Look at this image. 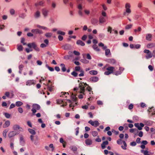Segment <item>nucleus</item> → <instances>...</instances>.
Instances as JSON below:
<instances>
[{
  "label": "nucleus",
  "instance_id": "nucleus-1",
  "mask_svg": "<svg viewBox=\"0 0 155 155\" xmlns=\"http://www.w3.org/2000/svg\"><path fill=\"white\" fill-rule=\"evenodd\" d=\"M87 86V85L85 83H81L79 84V91H78L81 93L84 94L85 91V88Z\"/></svg>",
  "mask_w": 155,
  "mask_h": 155
},
{
  "label": "nucleus",
  "instance_id": "nucleus-2",
  "mask_svg": "<svg viewBox=\"0 0 155 155\" xmlns=\"http://www.w3.org/2000/svg\"><path fill=\"white\" fill-rule=\"evenodd\" d=\"M98 45L100 47H102V48L103 50H105V54L106 56H108V55L110 54V51L109 49H107V47L105 46H104V44L103 43L101 42Z\"/></svg>",
  "mask_w": 155,
  "mask_h": 155
},
{
  "label": "nucleus",
  "instance_id": "nucleus-3",
  "mask_svg": "<svg viewBox=\"0 0 155 155\" xmlns=\"http://www.w3.org/2000/svg\"><path fill=\"white\" fill-rule=\"evenodd\" d=\"M114 68L111 66L107 67L106 68V71L104 72V74L106 75H108L112 73H114Z\"/></svg>",
  "mask_w": 155,
  "mask_h": 155
},
{
  "label": "nucleus",
  "instance_id": "nucleus-4",
  "mask_svg": "<svg viewBox=\"0 0 155 155\" xmlns=\"http://www.w3.org/2000/svg\"><path fill=\"white\" fill-rule=\"evenodd\" d=\"M148 114L150 117H155V108L154 107H151L148 110Z\"/></svg>",
  "mask_w": 155,
  "mask_h": 155
},
{
  "label": "nucleus",
  "instance_id": "nucleus-5",
  "mask_svg": "<svg viewBox=\"0 0 155 155\" xmlns=\"http://www.w3.org/2000/svg\"><path fill=\"white\" fill-rule=\"evenodd\" d=\"M143 52L146 54L145 55V57L146 59H148L152 57L153 54L149 50L145 49L143 51Z\"/></svg>",
  "mask_w": 155,
  "mask_h": 155
},
{
  "label": "nucleus",
  "instance_id": "nucleus-6",
  "mask_svg": "<svg viewBox=\"0 0 155 155\" xmlns=\"http://www.w3.org/2000/svg\"><path fill=\"white\" fill-rule=\"evenodd\" d=\"M124 68L122 67H120L118 70L114 69V74L116 75L120 74L124 70Z\"/></svg>",
  "mask_w": 155,
  "mask_h": 155
},
{
  "label": "nucleus",
  "instance_id": "nucleus-7",
  "mask_svg": "<svg viewBox=\"0 0 155 155\" xmlns=\"http://www.w3.org/2000/svg\"><path fill=\"white\" fill-rule=\"evenodd\" d=\"M131 5L130 4L127 3L125 5L126 13L125 14L127 13L128 14H130L131 12V10L130 9Z\"/></svg>",
  "mask_w": 155,
  "mask_h": 155
},
{
  "label": "nucleus",
  "instance_id": "nucleus-8",
  "mask_svg": "<svg viewBox=\"0 0 155 155\" xmlns=\"http://www.w3.org/2000/svg\"><path fill=\"white\" fill-rule=\"evenodd\" d=\"M88 123L92 126L94 127H97L99 125V123L97 120L92 121V120H90Z\"/></svg>",
  "mask_w": 155,
  "mask_h": 155
},
{
  "label": "nucleus",
  "instance_id": "nucleus-9",
  "mask_svg": "<svg viewBox=\"0 0 155 155\" xmlns=\"http://www.w3.org/2000/svg\"><path fill=\"white\" fill-rule=\"evenodd\" d=\"M57 103L58 104H61V107H64L66 106L67 104V101H64L61 99H58L57 100Z\"/></svg>",
  "mask_w": 155,
  "mask_h": 155
},
{
  "label": "nucleus",
  "instance_id": "nucleus-10",
  "mask_svg": "<svg viewBox=\"0 0 155 155\" xmlns=\"http://www.w3.org/2000/svg\"><path fill=\"white\" fill-rule=\"evenodd\" d=\"M78 8L79 9L78 11L79 15L80 16H83V13L82 11V5L81 4H79L78 5Z\"/></svg>",
  "mask_w": 155,
  "mask_h": 155
},
{
  "label": "nucleus",
  "instance_id": "nucleus-11",
  "mask_svg": "<svg viewBox=\"0 0 155 155\" xmlns=\"http://www.w3.org/2000/svg\"><path fill=\"white\" fill-rule=\"evenodd\" d=\"M134 126L137 128L139 130H141L142 129V127L144 126V125L142 123H140V124L139 123H135L134 124Z\"/></svg>",
  "mask_w": 155,
  "mask_h": 155
},
{
  "label": "nucleus",
  "instance_id": "nucleus-12",
  "mask_svg": "<svg viewBox=\"0 0 155 155\" xmlns=\"http://www.w3.org/2000/svg\"><path fill=\"white\" fill-rule=\"evenodd\" d=\"M85 143L87 146H90L92 143V140L89 139H87L85 140Z\"/></svg>",
  "mask_w": 155,
  "mask_h": 155
},
{
  "label": "nucleus",
  "instance_id": "nucleus-13",
  "mask_svg": "<svg viewBox=\"0 0 155 155\" xmlns=\"http://www.w3.org/2000/svg\"><path fill=\"white\" fill-rule=\"evenodd\" d=\"M26 85L30 86L35 84V81L33 80H29L26 82Z\"/></svg>",
  "mask_w": 155,
  "mask_h": 155
},
{
  "label": "nucleus",
  "instance_id": "nucleus-14",
  "mask_svg": "<svg viewBox=\"0 0 155 155\" xmlns=\"http://www.w3.org/2000/svg\"><path fill=\"white\" fill-rule=\"evenodd\" d=\"M48 10L46 8H43L42 10V13L45 17L48 15Z\"/></svg>",
  "mask_w": 155,
  "mask_h": 155
},
{
  "label": "nucleus",
  "instance_id": "nucleus-15",
  "mask_svg": "<svg viewBox=\"0 0 155 155\" xmlns=\"http://www.w3.org/2000/svg\"><path fill=\"white\" fill-rule=\"evenodd\" d=\"M44 4V2L42 1H41L35 3V5L37 7H39L40 6H43Z\"/></svg>",
  "mask_w": 155,
  "mask_h": 155
},
{
  "label": "nucleus",
  "instance_id": "nucleus-16",
  "mask_svg": "<svg viewBox=\"0 0 155 155\" xmlns=\"http://www.w3.org/2000/svg\"><path fill=\"white\" fill-rule=\"evenodd\" d=\"M17 133L15 131L10 132L8 134V136L10 137H12L17 134Z\"/></svg>",
  "mask_w": 155,
  "mask_h": 155
},
{
  "label": "nucleus",
  "instance_id": "nucleus-17",
  "mask_svg": "<svg viewBox=\"0 0 155 155\" xmlns=\"http://www.w3.org/2000/svg\"><path fill=\"white\" fill-rule=\"evenodd\" d=\"M27 45L29 48H33L36 50H38V49H36L37 47L36 45L34 43L28 44Z\"/></svg>",
  "mask_w": 155,
  "mask_h": 155
},
{
  "label": "nucleus",
  "instance_id": "nucleus-18",
  "mask_svg": "<svg viewBox=\"0 0 155 155\" xmlns=\"http://www.w3.org/2000/svg\"><path fill=\"white\" fill-rule=\"evenodd\" d=\"M5 95L8 97L12 98L14 94L13 93H10L8 92H6L5 93Z\"/></svg>",
  "mask_w": 155,
  "mask_h": 155
},
{
  "label": "nucleus",
  "instance_id": "nucleus-19",
  "mask_svg": "<svg viewBox=\"0 0 155 155\" xmlns=\"http://www.w3.org/2000/svg\"><path fill=\"white\" fill-rule=\"evenodd\" d=\"M108 142L107 141H106L103 142L101 144V146L102 149H104L106 145H108Z\"/></svg>",
  "mask_w": 155,
  "mask_h": 155
},
{
  "label": "nucleus",
  "instance_id": "nucleus-20",
  "mask_svg": "<svg viewBox=\"0 0 155 155\" xmlns=\"http://www.w3.org/2000/svg\"><path fill=\"white\" fill-rule=\"evenodd\" d=\"M106 21V19L104 17L101 16L99 18V21L100 23H104Z\"/></svg>",
  "mask_w": 155,
  "mask_h": 155
},
{
  "label": "nucleus",
  "instance_id": "nucleus-21",
  "mask_svg": "<svg viewBox=\"0 0 155 155\" xmlns=\"http://www.w3.org/2000/svg\"><path fill=\"white\" fill-rule=\"evenodd\" d=\"M13 129L14 130H17L18 129L20 131H21L22 129L21 127H19L18 125H15L13 127Z\"/></svg>",
  "mask_w": 155,
  "mask_h": 155
},
{
  "label": "nucleus",
  "instance_id": "nucleus-22",
  "mask_svg": "<svg viewBox=\"0 0 155 155\" xmlns=\"http://www.w3.org/2000/svg\"><path fill=\"white\" fill-rule=\"evenodd\" d=\"M60 143H62L63 147L64 148L65 147L66 145V142L64 140L63 138H61L60 140Z\"/></svg>",
  "mask_w": 155,
  "mask_h": 155
},
{
  "label": "nucleus",
  "instance_id": "nucleus-23",
  "mask_svg": "<svg viewBox=\"0 0 155 155\" xmlns=\"http://www.w3.org/2000/svg\"><path fill=\"white\" fill-rule=\"evenodd\" d=\"M71 97L73 101L75 102L76 101L77 98L76 94H74L73 93H72V95L71 96Z\"/></svg>",
  "mask_w": 155,
  "mask_h": 155
},
{
  "label": "nucleus",
  "instance_id": "nucleus-24",
  "mask_svg": "<svg viewBox=\"0 0 155 155\" xmlns=\"http://www.w3.org/2000/svg\"><path fill=\"white\" fill-rule=\"evenodd\" d=\"M89 73L93 75H96L97 74V72L96 71L92 70L90 71Z\"/></svg>",
  "mask_w": 155,
  "mask_h": 155
},
{
  "label": "nucleus",
  "instance_id": "nucleus-25",
  "mask_svg": "<svg viewBox=\"0 0 155 155\" xmlns=\"http://www.w3.org/2000/svg\"><path fill=\"white\" fill-rule=\"evenodd\" d=\"M10 124V122L9 121H5V124L3 125V127H8Z\"/></svg>",
  "mask_w": 155,
  "mask_h": 155
},
{
  "label": "nucleus",
  "instance_id": "nucleus-26",
  "mask_svg": "<svg viewBox=\"0 0 155 155\" xmlns=\"http://www.w3.org/2000/svg\"><path fill=\"white\" fill-rule=\"evenodd\" d=\"M155 46V45L153 43H150L147 45V47L148 48H150L154 47Z\"/></svg>",
  "mask_w": 155,
  "mask_h": 155
},
{
  "label": "nucleus",
  "instance_id": "nucleus-27",
  "mask_svg": "<svg viewBox=\"0 0 155 155\" xmlns=\"http://www.w3.org/2000/svg\"><path fill=\"white\" fill-rule=\"evenodd\" d=\"M69 96V94L68 93L65 92H64L63 93V94H62V95L60 96H62L64 97H65V98H67Z\"/></svg>",
  "mask_w": 155,
  "mask_h": 155
},
{
  "label": "nucleus",
  "instance_id": "nucleus-28",
  "mask_svg": "<svg viewBox=\"0 0 155 155\" xmlns=\"http://www.w3.org/2000/svg\"><path fill=\"white\" fill-rule=\"evenodd\" d=\"M33 108L38 110L40 108V107L37 104H34L33 105Z\"/></svg>",
  "mask_w": 155,
  "mask_h": 155
},
{
  "label": "nucleus",
  "instance_id": "nucleus-29",
  "mask_svg": "<svg viewBox=\"0 0 155 155\" xmlns=\"http://www.w3.org/2000/svg\"><path fill=\"white\" fill-rule=\"evenodd\" d=\"M54 89V86L51 85L50 86L49 84L48 85V89L50 91H53Z\"/></svg>",
  "mask_w": 155,
  "mask_h": 155
},
{
  "label": "nucleus",
  "instance_id": "nucleus-30",
  "mask_svg": "<svg viewBox=\"0 0 155 155\" xmlns=\"http://www.w3.org/2000/svg\"><path fill=\"white\" fill-rule=\"evenodd\" d=\"M77 44L78 45H80L81 46H83L85 44L81 40H78L77 42Z\"/></svg>",
  "mask_w": 155,
  "mask_h": 155
},
{
  "label": "nucleus",
  "instance_id": "nucleus-31",
  "mask_svg": "<svg viewBox=\"0 0 155 155\" xmlns=\"http://www.w3.org/2000/svg\"><path fill=\"white\" fill-rule=\"evenodd\" d=\"M91 80L94 82H97L98 80V78L95 77H93L90 79Z\"/></svg>",
  "mask_w": 155,
  "mask_h": 155
},
{
  "label": "nucleus",
  "instance_id": "nucleus-32",
  "mask_svg": "<svg viewBox=\"0 0 155 155\" xmlns=\"http://www.w3.org/2000/svg\"><path fill=\"white\" fill-rule=\"evenodd\" d=\"M32 32L34 34L41 33V32L38 29L32 30Z\"/></svg>",
  "mask_w": 155,
  "mask_h": 155
},
{
  "label": "nucleus",
  "instance_id": "nucleus-33",
  "mask_svg": "<svg viewBox=\"0 0 155 155\" xmlns=\"http://www.w3.org/2000/svg\"><path fill=\"white\" fill-rule=\"evenodd\" d=\"M92 47L96 51H99L100 50V49L98 48L97 46L96 45H94Z\"/></svg>",
  "mask_w": 155,
  "mask_h": 155
},
{
  "label": "nucleus",
  "instance_id": "nucleus-34",
  "mask_svg": "<svg viewBox=\"0 0 155 155\" xmlns=\"http://www.w3.org/2000/svg\"><path fill=\"white\" fill-rule=\"evenodd\" d=\"M152 35L151 34H148L147 35L146 39L147 40L150 41L151 40Z\"/></svg>",
  "mask_w": 155,
  "mask_h": 155
},
{
  "label": "nucleus",
  "instance_id": "nucleus-35",
  "mask_svg": "<svg viewBox=\"0 0 155 155\" xmlns=\"http://www.w3.org/2000/svg\"><path fill=\"white\" fill-rule=\"evenodd\" d=\"M61 69L63 71H65L66 70V68H65V65L64 64H61Z\"/></svg>",
  "mask_w": 155,
  "mask_h": 155
},
{
  "label": "nucleus",
  "instance_id": "nucleus-36",
  "mask_svg": "<svg viewBox=\"0 0 155 155\" xmlns=\"http://www.w3.org/2000/svg\"><path fill=\"white\" fill-rule=\"evenodd\" d=\"M40 14V12L39 11H38L36 12L35 14V17L37 18L39 17Z\"/></svg>",
  "mask_w": 155,
  "mask_h": 155
},
{
  "label": "nucleus",
  "instance_id": "nucleus-37",
  "mask_svg": "<svg viewBox=\"0 0 155 155\" xmlns=\"http://www.w3.org/2000/svg\"><path fill=\"white\" fill-rule=\"evenodd\" d=\"M23 104V103L20 101H18L16 103V105L17 107H19L21 105H22Z\"/></svg>",
  "mask_w": 155,
  "mask_h": 155
},
{
  "label": "nucleus",
  "instance_id": "nucleus-38",
  "mask_svg": "<svg viewBox=\"0 0 155 155\" xmlns=\"http://www.w3.org/2000/svg\"><path fill=\"white\" fill-rule=\"evenodd\" d=\"M23 47L21 45H17V49L19 51H21L23 50Z\"/></svg>",
  "mask_w": 155,
  "mask_h": 155
},
{
  "label": "nucleus",
  "instance_id": "nucleus-39",
  "mask_svg": "<svg viewBox=\"0 0 155 155\" xmlns=\"http://www.w3.org/2000/svg\"><path fill=\"white\" fill-rule=\"evenodd\" d=\"M28 130L29 132L32 134H35V131L32 129H29Z\"/></svg>",
  "mask_w": 155,
  "mask_h": 155
},
{
  "label": "nucleus",
  "instance_id": "nucleus-40",
  "mask_svg": "<svg viewBox=\"0 0 155 155\" xmlns=\"http://www.w3.org/2000/svg\"><path fill=\"white\" fill-rule=\"evenodd\" d=\"M141 152L143 153L144 155H150L148 153V152L147 150H141Z\"/></svg>",
  "mask_w": 155,
  "mask_h": 155
},
{
  "label": "nucleus",
  "instance_id": "nucleus-41",
  "mask_svg": "<svg viewBox=\"0 0 155 155\" xmlns=\"http://www.w3.org/2000/svg\"><path fill=\"white\" fill-rule=\"evenodd\" d=\"M8 130H5L3 131V136H4L5 137H6V134L8 132Z\"/></svg>",
  "mask_w": 155,
  "mask_h": 155
},
{
  "label": "nucleus",
  "instance_id": "nucleus-42",
  "mask_svg": "<svg viewBox=\"0 0 155 155\" xmlns=\"http://www.w3.org/2000/svg\"><path fill=\"white\" fill-rule=\"evenodd\" d=\"M122 142H123V144L124 145V146H122V147L123 148V149L125 150L126 149V147L127 146L126 143L124 141H123Z\"/></svg>",
  "mask_w": 155,
  "mask_h": 155
},
{
  "label": "nucleus",
  "instance_id": "nucleus-43",
  "mask_svg": "<svg viewBox=\"0 0 155 155\" xmlns=\"http://www.w3.org/2000/svg\"><path fill=\"white\" fill-rule=\"evenodd\" d=\"M92 135L94 137L96 136L98 134L97 132L96 131H93L92 132Z\"/></svg>",
  "mask_w": 155,
  "mask_h": 155
},
{
  "label": "nucleus",
  "instance_id": "nucleus-44",
  "mask_svg": "<svg viewBox=\"0 0 155 155\" xmlns=\"http://www.w3.org/2000/svg\"><path fill=\"white\" fill-rule=\"evenodd\" d=\"M84 12L86 15H88L90 13L89 10L87 9H85L84 10Z\"/></svg>",
  "mask_w": 155,
  "mask_h": 155
},
{
  "label": "nucleus",
  "instance_id": "nucleus-45",
  "mask_svg": "<svg viewBox=\"0 0 155 155\" xmlns=\"http://www.w3.org/2000/svg\"><path fill=\"white\" fill-rule=\"evenodd\" d=\"M73 53L76 55L78 56L80 55V52L76 51H73Z\"/></svg>",
  "mask_w": 155,
  "mask_h": 155
},
{
  "label": "nucleus",
  "instance_id": "nucleus-46",
  "mask_svg": "<svg viewBox=\"0 0 155 155\" xmlns=\"http://www.w3.org/2000/svg\"><path fill=\"white\" fill-rule=\"evenodd\" d=\"M75 70L77 71H80L81 70V69L80 67V66H78L75 67Z\"/></svg>",
  "mask_w": 155,
  "mask_h": 155
},
{
  "label": "nucleus",
  "instance_id": "nucleus-47",
  "mask_svg": "<svg viewBox=\"0 0 155 155\" xmlns=\"http://www.w3.org/2000/svg\"><path fill=\"white\" fill-rule=\"evenodd\" d=\"M4 115L7 118H9L11 116L10 114L8 113H5Z\"/></svg>",
  "mask_w": 155,
  "mask_h": 155
},
{
  "label": "nucleus",
  "instance_id": "nucleus-48",
  "mask_svg": "<svg viewBox=\"0 0 155 155\" xmlns=\"http://www.w3.org/2000/svg\"><path fill=\"white\" fill-rule=\"evenodd\" d=\"M132 26V25L129 24L126 25L125 27V28L127 29H129L131 28Z\"/></svg>",
  "mask_w": 155,
  "mask_h": 155
},
{
  "label": "nucleus",
  "instance_id": "nucleus-49",
  "mask_svg": "<svg viewBox=\"0 0 155 155\" xmlns=\"http://www.w3.org/2000/svg\"><path fill=\"white\" fill-rule=\"evenodd\" d=\"M57 33L58 34H60L62 35H64L65 34V33L64 32L60 31H57Z\"/></svg>",
  "mask_w": 155,
  "mask_h": 155
},
{
  "label": "nucleus",
  "instance_id": "nucleus-50",
  "mask_svg": "<svg viewBox=\"0 0 155 155\" xmlns=\"http://www.w3.org/2000/svg\"><path fill=\"white\" fill-rule=\"evenodd\" d=\"M80 72H81V73L79 75V76L81 77V76H84V72L82 70H81Z\"/></svg>",
  "mask_w": 155,
  "mask_h": 155
},
{
  "label": "nucleus",
  "instance_id": "nucleus-51",
  "mask_svg": "<svg viewBox=\"0 0 155 155\" xmlns=\"http://www.w3.org/2000/svg\"><path fill=\"white\" fill-rule=\"evenodd\" d=\"M81 61L85 64H87L89 62V61L86 60V59L81 60Z\"/></svg>",
  "mask_w": 155,
  "mask_h": 155
},
{
  "label": "nucleus",
  "instance_id": "nucleus-52",
  "mask_svg": "<svg viewBox=\"0 0 155 155\" xmlns=\"http://www.w3.org/2000/svg\"><path fill=\"white\" fill-rule=\"evenodd\" d=\"M97 20L96 19H94L92 20V23L93 24H94L97 23Z\"/></svg>",
  "mask_w": 155,
  "mask_h": 155
},
{
  "label": "nucleus",
  "instance_id": "nucleus-53",
  "mask_svg": "<svg viewBox=\"0 0 155 155\" xmlns=\"http://www.w3.org/2000/svg\"><path fill=\"white\" fill-rule=\"evenodd\" d=\"M47 68H48V69L51 71H54V69L53 68L49 67V66H47Z\"/></svg>",
  "mask_w": 155,
  "mask_h": 155
},
{
  "label": "nucleus",
  "instance_id": "nucleus-54",
  "mask_svg": "<svg viewBox=\"0 0 155 155\" xmlns=\"http://www.w3.org/2000/svg\"><path fill=\"white\" fill-rule=\"evenodd\" d=\"M148 68L151 71H152L153 70V67L151 65H149L148 66Z\"/></svg>",
  "mask_w": 155,
  "mask_h": 155
},
{
  "label": "nucleus",
  "instance_id": "nucleus-55",
  "mask_svg": "<svg viewBox=\"0 0 155 155\" xmlns=\"http://www.w3.org/2000/svg\"><path fill=\"white\" fill-rule=\"evenodd\" d=\"M97 103L98 105H102L103 104L102 101H97Z\"/></svg>",
  "mask_w": 155,
  "mask_h": 155
},
{
  "label": "nucleus",
  "instance_id": "nucleus-56",
  "mask_svg": "<svg viewBox=\"0 0 155 155\" xmlns=\"http://www.w3.org/2000/svg\"><path fill=\"white\" fill-rule=\"evenodd\" d=\"M19 112L21 113L23 112V109L21 107H19L18 109Z\"/></svg>",
  "mask_w": 155,
  "mask_h": 155
},
{
  "label": "nucleus",
  "instance_id": "nucleus-57",
  "mask_svg": "<svg viewBox=\"0 0 155 155\" xmlns=\"http://www.w3.org/2000/svg\"><path fill=\"white\" fill-rule=\"evenodd\" d=\"M72 75L75 77H76L77 76V73L75 71H73L71 73Z\"/></svg>",
  "mask_w": 155,
  "mask_h": 155
},
{
  "label": "nucleus",
  "instance_id": "nucleus-58",
  "mask_svg": "<svg viewBox=\"0 0 155 155\" xmlns=\"http://www.w3.org/2000/svg\"><path fill=\"white\" fill-rule=\"evenodd\" d=\"M102 6L103 9L104 10H107V8L105 4H103Z\"/></svg>",
  "mask_w": 155,
  "mask_h": 155
},
{
  "label": "nucleus",
  "instance_id": "nucleus-59",
  "mask_svg": "<svg viewBox=\"0 0 155 155\" xmlns=\"http://www.w3.org/2000/svg\"><path fill=\"white\" fill-rule=\"evenodd\" d=\"M133 105L132 104H131L129 105L128 108L130 110L132 109L133 108Z\"/></svg>",
  "mask_w": 155,
  "mask_h": 155
},
{
  "label": "nucleus",
  "instance_id": "nucleus-60",
  "mask_svg": "<svg viewBox=\"0 0 155 155\" xmlns=\"http://www.w3.org/2000/svg\"><path fill=\"white\" fill-rule=\"evenodd\" d=\"M101 14L104 17H106V13L104 11H102Z\"/></svg>",
  "mask_w": 155,
  "mask_h": 155
},
{
  "label": "nucleus",
  "instance_id": "nucleus-61",
  "mask_svg": "<svg viewBox=\"0 0 155 155\" xmlns=\"http://www.w3.org/2000/svg\"><path fill=\"white\" fill-rule=\"evenodd\" d=\"M82 108L83 109H87L88 108V106L87 105H85L82 106Z\"/></svg>",
  "mask_w": 155,
  "mask_h": 155
},
{
  "label": "nucleus",
  "instance_id": "nucleus-62",
  "mask_svg": "<svg viewBox=\"0 0 155 155\" xmlns=\"http://www.w3.org/2000/svg\"><path fill=\"white\" fill-rule=\"evenodd\" d=\"M112 28L110 27H108L107 28V31L108 32H110V33H111V32Z\"/></svg>",
  "mask_w": 155,
  "mask_h": 155
},
{
  "label": "nucleus",
  "instance_id": "nucleus-63",
  "mask_svg": "<svg viewBox=\"0 0 155 155\" xmlns=\"http://www.w3.org/2000/svg\"><path fill=\"white\" fill-rule=\"evenodd\" d=\"M87 59H91V56H90V55L88 54H87Z\"/></svg>",
  "mask_w": 155,
  "mask_h": 155
},
{
  "label": "nucleus",
  "instance_id": "nucleus-64",
  "mask_svg": "<svg viewBox=\"0 0 155 155\" xmlns=\"http://www.w3.org/2000/svg\"><path fill=\"white\" fill-rule=\"evenodd\" d=\"M150 131L153 132V134H155V129H154L153 128H152L150 129Z\"/></svg>",
  "mask_w": 155,
  "mask_h": 155
}]
</instances>
